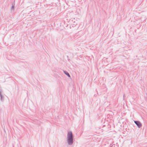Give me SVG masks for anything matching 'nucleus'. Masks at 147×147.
<instances>
[{
	"mask_svg": "<svg viewBox=\"0 0 147 147\" xmlns=\"http://www.w3.org/2000/svg\"><path fill=\"white\" fill-rule=\"evenodd\" d=\"M134 122L139 128H140L142 126V124L140 121H134Z\"/></svg>",
	"mask_w": 147,
	"mask_h": 147,
	"instance_id": "2",
	"label": "nucleus"
},
{
	"mask_svg": "<svg viewBox=\"0 0 147 147\" xmlns=\"http://www.w3.org/2000/svg\"><path fill=\"white\" fill-rule=\"evenodd\" d=\"M0 96L1 97V101H3V96L1 94V92L0 91Z\"/></svg>",
	"mask_w": 147,
	"mask_h": 147,
	"instance_id": "4",
	"label": "nucleus"
},
{
	"mask_svg": "<svg viewBox=\"0 0 147 147\" xmlns=\"http://www.w3.org/2000/svg\"><path fill=\"white\" fill-rule=\"evenodd\" d=\"M63 72L65 73V74H66L68 77H70V76L69 73L67 71H64Z\"/></svg>",
	"mask_w": 147,
	"mask_h": 147,
	"instance_id": "3",
	"label": "nucleus"
},
{
	"mask_svg": "<svg viewBox=\"0 0 147 147\" xmlns=\"http://www.w3.org/2000/svg\"><path fill=\"white\" fill-rule=\"evenodd\" d=\"M67 141L69 145H71L73 143V136L71 131L68 132L67 135Z\"/></svg>",
	"mask_w": 147,
	"mask_h": 147,
	"instance_id": "1",
	"label": "nucleus"
},
{
	"mask_svg": "<svg viewBox=\"0 0 147 147\" xmlns=\"http://www.w3.org/2000/svg\"><path fill=\"white\" fill-rule=\"evenodd\" d=\"M14 7V5L13 4L12 5V6H11V9H13Z\"/></svg>",
	"mask_w": 147,
	"mask_h": 147,
	"instance_id": "5",
	"label": "nucleus"
}]
</instances>
